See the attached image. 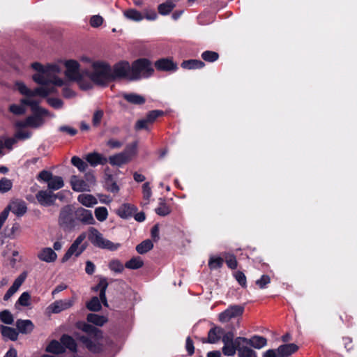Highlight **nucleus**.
<instances>
[{"mask_svg":"<svg viewBox=\"0 0 357 357\" xmlns=\"http://www.w3.org/2000/svg\"><path fill=\"white\" fill-rule=\"evenodd\" d=\"M79 328L87 334V336H81L79 340L89 350L94 352L98 351L99 350V347L96 345L95 341L101 337L100 331L96 327L85 323L81 324Z\"/></svg>","mask_w":357,"mask_h":357,"instance_id":"4","label":"nucleus"},{"mask_svg":"<svg viewBox=\"0 0 357 357\" xmlns=\"http://www.w3.org/2000/svg\"><path fill=\"white\" fill-rule=\"evenodd\" d=\"M243 311L244 307L241 305H231L219 314V320L221 322H227L233 318L241 317Z\"/></svg>","mask_w":357,"mask_h":357,"instance_id":"13","label":"nucleus"},{"mask_svg":"<svg viewBox=\"0 0 357 357\" xmlns=\"http://www.w3.org/2000/svg\"><path fill=\"white\" fill-rule=\"evenodd\" d=\"M17 216H22L26 213L27 208L26 204L22 200H15L6 208Z\"/></svg>","mask_w":357,"mask_h":357,"instance_id":"21","label":"nucleus"},{"mask_svg":"<svg viewBox=\"0 0 357 357\" xmlns=\"http://www.w3.org/2000/svg\"><path fill=\"white\" fill-rule=\"evenodd\" d=\"M71 162L80 172H84L88 168V164L77 156H73L71 158Z\"/></svg>","mask_w":357,"mask_h":357,"instance_id":"45","label":"nucleus"},{"mask_svg":"<svg viewBox=\"0 0 357 357\" xmlns=\"http://www.w3.org/2000/svg\"><path fill=\"white\" fill-rule=\"evenodd\" d=\"M237 345L238 357H257V353L252 349L245 346L243 342H238L236 338Z\"/></svg>","mask_w":357,"mask_h":357,"instance_id":"22","label":"nucleus"},{"mask_svg":"<svg viewBox=\"0 0 357 357\" xmlns=\"http://www.w3.org/2000/svg\"><path fill=\"white\" fill-rule=\"evenodd\" d=\"M143 13L144 19L145 18L147 20L154 21L158 18V15L153 9L145 8Z\"/></svg>","mask_w":357,"mask_h":357,"instance_id":"56","label":"nucleus"},{"mask_svg":"<svg viewBox=\"0 0 357 357\" xmlns=\"http://www.w3.org/2000/svg\"><path fill=\"white\" fill-rule=\"evenodd\" d=\"M31 296L28 292H23L17 300V303L24 307L30 305Z\"/></svg>","mask_w":357,"mask_h":357,"instance_id":"53","label":"nucleus"},{"mask_svg":"<svg viewBox=\"0 0 357 357\" xmlns=\"http://www.w3.org/2000/svg\"><path fill=\"white\" fill-rule=\"evenodd\" d=\"M64 185L62 177L59 176H53L47 183L48 189L50 190H57Z\"/></svg>","mask_w":357,"mask_h":357,"instance_id":"34","label":"nucleus"},{"mask_svg":"<svg viewBox=\"0 0 357 357\" xmlns=\"http://www.w3.org/2000/svg\"><path fill=\"white\" fill-rule=\"evenodd\" d=\"M85 159L92 167H96L98 165H103L107 162V158L98 152L88 153Z\"/></svg>","mask_w":357,"mask_h":357,"instance_id":"20","label":"nucleus"},{"mask_svg":"<svg viewBox=\"0 0 357 357\" xmlns=\"http://www.w3.org/2000/svg\"><path fill=\"white\" fill-rule=\"evenodd\" d=\"M132 155L133 153L131 151L126 150L109 156L107 159V162H109L112 166L121 167L130 161Z\"/></svg>","mask_w":357,"mask_h":357,"instance_id":"14","label":"nucleus"},{"mask_svg":"<svg viewBox=\"0 0 357 357\" xmlns=\"http://www.w3.org/2000/svg\"><path fill=\"white\" fill-rule=\"evenodd\" d=\"M155 211L158 215L166 216L171 213V209L165 202H161L155 209Z\"/></svg>","mask_w":357,"mask_h":357,"instance_id":"46","label":"nucleus"},{"mask_svg":"<svg viewBox=\"0 0 357 357\" xmlns=\"http://www.w3.org/2000/svg\"><path fill=\"white\" fill-rule=\"evenodd\" d=\"M174 8V5L172 4L170 0H167L165 3H160L158 6V13L162 15H169Z\"/></svg>","mask_w":357,"mask_h":357,"instance_id":"38","label":"nucleus"},{"mask_svg":"<svg viewBox=\"0 0 357 357\" xmlns=\"http://www.w3.org/2000/svg\"><path fill=\"white\" fill-rule=\"evenodd\" d=\"M85 75L89 78V81L92 84L95 83L102 85L111 80L112 68L105 61H96L91 63V70H86Z\"/></svg>","mask_w":357,"mask_h":357,"instance_id":"2","label":"nucleus"},{"mask_svg":"<svg viewBox=\"0 0 357 357\" xmlns=\"http://www.w3.org/2000/svg\"><path fill=\"white\" fill-rule=\"evenodd\" d=\"M153 244L151 240H145L137 245L136 250L138 253L142 255L151 250Z\"/></svg>","mask_w":357,"mask_h":357,"instance_id":"39","label":"nucleus"},{"mask_svg":"<svg viewBox=\"0 0 357 357\" xmlns=\"http://www.w3.org/2000/svg\"><path fill=\"white\" fill-rule=\"evenodd\" d=\"M75 215L76 219L84 225H94L96 222L92 212L82 207L77 208Z\"/></svg>","mask_w":357,"mask_h":357,"instance_id":"15","label":"nucleus"},{"mask_svg":"<svg viewBox=\"0 0 357 357\" xmlns=\"http://www.w3.org/2000/svg\"><path fill=\"white\" fill-rule=\"evenodd\" d=\"M131 75V66L128 61L116 63L112 69L111 79L116 78H129Z\"/></svg>","mask_w":357,"mask_h":357,"instance_id":"9","label":"nucleus"},{"mask_svg":"<svg viewBox=\"0 0 357 357\" xmlns=\"http://www.w3.org/2000/svg\"><path fill=\"white\" fill-rule=\"evenodd\" d=\"M45 123L43 118L36 113L28 116L24 121H20L15 123L17 128H24L30 127L32 128H38L42 126Z\"/></svg>","mask_w":357,"mask_h":357,"instance_id":"12","label":"nucleus"},{"mask_svg":"<svg viewBox=\"0 0 357 357\" xmlns=\"http://www.w3.org/2000/svg\"><path fill=\"white\" fill-rule=\"evenodd\" d=\"M31 68L37 71L32 77L33 80L41 85L52 84L54 86H62L66 82L59 77L62 72L59 63H51L43 66L38 62L31 64Z\"/></svg>","mask_w":357,"mask_h":357,"instance_id":"1","label":"nucleus"},{"mask_svg":"<svg viewBox=\"0 0 357 357\" xmlns=\"http://www.w3.org/2000/svg\"><path fill=\"white\" fill-rule=\"evenodd\" d=\"M70 184L74 191H90L91 188L96 184V178L91 172L86 173L84 178L74 175L70 178Z\"/></svg>","mask_w":357,"mask_h":357,"instance_id":"7","label":"nucleus"},{"mask_svg":"<svg viewBox=\"0 0 357 357\" xmlns=\"http://www.w3.org/2000/svg\"><path fill=\"white\" fill-rule=\"evenodd\" d=\"M218 54L213 51H205L202 54V58L208 62H213L218 59Z\"/></svg>","mask_w":357,"mask_h":357,"instance_id":"51","label":"nucleus"},{"mask_svg":"<svg viewBox=\"0 0 357 357\" xmlns=\"http://www.w3.org/2000/svg\"><path fill=\"white\" fill-rule=\"evenodd\" d=\"M137 208L130 204H122L116 211V213L121 218L126 219L132 215Z\"/></svg>","mask_w":357,"mask_h":357,"instance_id":"23","label":"nucleus"},{"mask_svg":"<svg viewBox=\"0 0 357 357\" xmlns=\"http://www.w3.org/2000/svg\"><path fill=\"white\" fill-rule=\"evenodd\" d=\"M31 136V132L28 130H24L22 128H18L16 131L14 137L16 140H24L30 138Z\"/></svg>","mask_w":357,"mask_h":357,"instance_id":"52","label":"nucleus"},{"mask_svg":"<svg viewBox=\"0 0 357 357\" xmlns=\"http://www.w3.org/2000/svg\"><path fill=\"white\" fill-rule=\"evenodd\" d=\"M96 219L100 222H103L108 217V211L105 207L100 206L95 209L94 211Z\"/></svg>","mask_w":357,"mask_h":357,"instance_id":"43","label":"nucleus"},{"mask_svg":"<svg viewBox=\"0 0 357 357\" xmlns=\"http://www.w3.org/2000/svg\"><path fill=\"white\" fill-rule=\"evenodd\" d=\"M122 97L126 100L129 103L133 105H142L145 102V98L137 93H123Z\"/></svg>","mask_w":357,"mask_h":357,"instance_id":"30","label":"nucleus"},{"mask_svg":"<svg viewBox=\"0 0 357 357\" xmlns=\"http://www.w3.org/2000/svg\"><path fill=\"white\" fill-rule=\"evenodd\" d=\"M103 115L104 112L102 110L97 109L95 111L92 119V123L94 126H98L100 125Z\"/></svg>","mask_w":357,"mask_h":357,"instance_id":"58","label":"nucleus"},{"mask_svg":"<svg viewBox=\"0 0 357 357\" xmlns=\"http://www.w3.org/2000/svg\"><path fill=\"white\" fill-rule=\"evenodd\" d=\"M75 303V298H69L61 300H57L51 303L47 307V312L50 314H58L62 311L70 308Z\"/></svg>","mask_w":357,"mask_h":357,"instance_id":"10","label":"nucleus"},{"mask_svg":"<svg viewBox=\"0 0 357 357\" xmlns=\"http://www.w3.org/2000/svg\"><path fill=\"white\" fill-rule=\"evenodd\" d=\"M298 347L295 344H283L278 348V357H287L296 351Z\"/></svg>","mask_w":357,"mask_h":357,"instance_id":"25","label":"nucleus"},{"mask_svg":"<svg viewBox=\"0 0 357 357\" xmlns=\"http://www.w3.org/2000/svg\"><path fill=\"white\" fill-rule=\"evenodd\" d=\"M226 263L227 266L231 268L235 269L237 267V261L234 255L230 254H225Z\"/></svg>","mask_w":357,"mask_h":357,"instance_id":"55","label":"nucleus"},{"mask_svg":"<svg viewBox=\"0 0 357 357\" xmlns=\"http://www.w3.org/2000/svg\"><path fill=\"white\" fill-rule=\"evenodd\" d=\"M223 261L222 257L211 256L208 261V266L211 270L217 269L222 267Z\"/></svg>","mask_w":357,"mask_h":357,"instance_id":"44","label":"nucleus"},{"mask_svg":"<svg viewBox=\"0 0 357 357\" xmlns=\"http://www.w3.org/2000/svg\"><path fill=\"white\" fill-rule=\"evenodd\" d=\"M155 66L160 71L174 72L178 69L177 64L169 58L160 59L155 61Z\"/></svg>","mask_w":357,"mask_h":357,"instance_id":"19","label":"nucleus"},{"mask_svg":"<svg viewBox=\"0 0 357 357\" xmlns=\"http://www.w3.org/2000/svg\"><path fill=\"white\" fill-rule=\"evenodd\" d=\"M224 333V330L220 327H214L211 328L208 333V340L206 342L214 344L217 342Z\"/></svg>","mask_w":357,"mask_h":357,"instance_id":"28","label":"nucleus"},{"mask_svg":"<svg viewBox=\"0 0 357 357\" xmlns=\"http://www.w3.org/2000/svg\"><path fill=\"white\" fill-rule=\"evenodd\" d=\"M143 265L142 259L139 257H135L128 261L125 264V267L128 269H138L142 267Z\"/></svg>","mask_w":357,"mask_h":357,"instance_id":"40","label":"nucleus"},{"mask_svg":"<svg viewBox=\"0 0 357 357\" xmlns=\"http://www.w3.org/2000/svg\"><path fill=\"white\" fill-rule=\"evenodd\" d=\"M237 341L243 342L245 344H249L251 347L257 349H260L264 347L267 344L266 339L264 337L259 335H255L250 339L243 337H237Z\"/></svg>","mask_w":357,"mask_h":357,"instance_id":"16","label":"nucleus"},{"mask_svg":"<svg viewBox=\"0 0 357 357\" xmlns=\"http://www.w3.org/2000/svg\"><path fill=\"white\" fill-rule=\"evenodd\" d=\"M109 268L115 273H121L124 269L123 264L117 259L112 260L109 264Z\"/></svg>","mask_w":357,"mask_h":357,"instance_id":"49","label":"nucleus"},{"mask_svg":"<svg viewBox=\"0 0 357 357\" xmlns=\"http://www.w3.org/2000/svg\"><path fill=\"white\" fill-rule=\"evenodd\" d=\"M33 96H26L25 98L21 100V103L25 105H29L33 113H36L39 108L40 101L33 99Z\"/></svg>","mask_w":357,"mask_h":357,"instance_id":"35","label":"nucleus"},{"mask_svg":"<svg viewBox=\"0 0 357 357\" xmlns=\"http://www.w3.org/2000/svg\"><path fill=\"white\" fill-rule=\"evenodd\" d=\"M55 91L56 89L54 86L49 87L47 85H42L32 90L31 96H38L45 98L51 93H55Z\"/></svg>","mask_w":357,"mask_h":357,"instance_id":"27","label":"nucleus"},{"mask_svg":"<svg viewBox=\"0 0 357 357\" xmlns=\"http://www.w3.org/2000/svg\"><path fill=\"white\" fill-rule=\"evenodd\" d=\"M17 89L22 94L26 96H31L32 90L28 89V87L23 82H17L16 84Z\"/></svg>","mask_w":357,"mask_h":357,"instance_id":"57","label":"nucleus"},{"mask_svg":"<svg viewBox=\"0 0 357 357\" xmlns=\"http://www.w3.org/2000/svg\"><path fill=\"white\" fill-rule=\"evenodd\" d=\"M1 332L3 337L15 341L17 339L18 333L16 329L8 326H1Z\"/></svg>","mask_w":357,"mask_h":357,"instance_id":"32","label":"nucleus"},{"mask_svg":"<svg viewBox=\"0 0 357 357\" xmlns=\"http://www.w3.org/2000/svg\"><path fill=\"white\" fill-rule=\"evenodd\" d=\"M123 15L128 20L134 22H140L144 19L143 14L134 8H130L124 10Z\"/></svg>","mask_w":357,"mask_h":357,"instance_id":"31","label":"nucleus"},{"mask_svg":"<svg viewBox=\"0 0 357 357\" xmlns=\"http://www.w3.org/2000/svg\"><path fill=\"white\" fill-rule=\"evenodd\" d=\"M61 342L63 346H65L66 348L69 349L72 351H76V343L75 340L68 335H63Z\"/></svg>","mask_w":357,"mask_h":357,"instance_id":"42","label":"nucleus"},{"mask_svg":"<svg viewBox=\"0 0 357 357\" xmlns=\"http://www.w3.org/2000/svg\"><path fill=\"white\" fill-rule=\"evenodd\" d=\"M143 190V197L144 199L146 201V204H148L149 202V199L152 195L151 189L149 186V183H144L142 186Z\"/></svg>","mask_w":357,"mask_h":357,"instance_id":"59","label":"nucleus"},{"mask_svg":"<svg viewBox=\"0 0 357 357\" xmlns=\"http://www.w3.org/2000/svg\"><path fill=\"white\" fill-rule=\"evenodd\" d=\"M108 286L107 281L105 278H101L98 284L93 288L94 291H100V299L101 300L103 305L106 307L108 306V303L106 298V290Z\"/></svg>","mask_w":357,"mask_h":357,"instance_id":"24","label":"nucleus"},{"mask_svg":"<svg viewBox=\"0 0 357 357\" xmlns=\"http://www.w3.org/2000/svg\"><path fill=\"white\" fill-rule=\"evenodd\" d=\"M77 201L86 207H93L98 204L97 199L90 194H80L77 197Z\"/></svg>","mask_w":357,"mask_h":357,"instance_id":"26","label":"nucleus"},{"mask_svg":"<svg viewBox=\"0 0 357 357\" xmlns=\"http://www.w3.org/2000/svg\"><path fill=\"white\" fill-rule=\"evenodd\" d=\"M237 351V345L236 344V339L234 340V342L226 343L224 344L222 347V353L225 356H234Z\"/></svg>","mask_w":357,"mask_h":357,"instance_id":"41","label":"nucleus"},{"mask_svg":"<svg viewBox=\"0 0 357 357\" xmlns=\"http://www.w3.org/2000/svg\"><path fill=\"white\" fill-rule=\"evenodd\" d=\"M48 104L55 109H60L63 106V101L59 98H50L47 99Z\"/></svg>","mask_w":357,"mask_h":357,"instance_id":"64","label":"nucleus"},{"mask_svg":"<svg viewBox=\"0 0 357 357\" xmlns=\"http://www.w3.org/2000/svg\"><path fill=\"white\" fill-rule=\"evenodd\" d=\"M10 110L15 114H22L25 113L26 109L24 105L21 103V105H12L10 106Z\"/></svg>","mask_w":357,"mask_h":357,"instance_id":"60","label":"nucleus"},{"mask_svg":"<svg viewBox=\"0 0 357 357\" xmlns=\"http://www.w3.org/2000/svg\"><path fill=\"white\" fill-rule=\"evenodd\" d=\"M153 69L151 62L146 59H139L134 61L131 66L130 79L148 77L152 75Z\"/></svg>","mask_w":357,"mask_h":357,"instance_id":"6","label":"nucleus"},{"mask_svg":"<svg viewBox=\"0 0 357 357\" xmlns=\"http://www.w3.org/2000/svg\"><path fill=\"white\" fill-rule=\"evenodd\" d=\"M13 186V182L11 180L7 178H2L0 180V192L5 193L9 191Z\"/></svg>","mask_w":357,"mask_h":357,"instance_id":"48","label":"nucleus"},{"mask_svg":"<svg viewBox=\"0 0 357 357\" xmlns=\"http://www.w3.org/2000/svg\"><path fill=\"white\" fill-rule=\"evenodd\" d=\"M16 327L19 332L24 334L31 333L33 329V324L30 320H17Z\"/></svg>","mask_w":357,"mask_h":357,"instance_id":"29","label":"nucleus"},{"mask_svg":"<svg viewBox=\"0 0 357 357\" xmlns=\"http://www.w3.org/2000/svg\"><path fill=\"white\" fill-rule=\"evenodd\" d=\"M39 260L46 263H53L57 259V255L51 248H43L37 253Z\"/></svg>","mask_w":357,"mask_h":357,"instance_id":"18","label":"nucleus"},{"mask_svg":"<svg viewBox=\"0 0 357 357\" xmlns=\"http://www.w3.org/2000/svg\"><path fill=\"white\" fill-rule=\"evenodd\" d=\"M66 67L65 75L68 79L76 82L79 86L83 90H88L92 88L91 82L84 79L85 71L82 73L79 70V64L75 60H68L64 63Z\"/></svg>","mask_w":357,"mask_h":357,"instance_id":"3","label":"nucleus"},{"mask_svg":"<svg viewBox=\"0 0 357 357\" xmlns=\"http://www.w3.org/2000/svg\"><path fill=\"white\" fill-rule=\"evenodd\" d=\"M162 114V111L153 110L147 114L146 119L147 120L148 122H149L151 124Z\"/></svg>","mask_w":357,"mask_h":357,"instance_id":"63","label":"nucleus"},{"mask_svg":"<svg viewBox=\"0 0 357 357\" xmlns=\"http://www.w3.org/2000/svg\"><path fill=\"white\" fill-rule=\"evenodd\" d=\"M52 176L53 174L50 172L43 170L39 173L38 178L48 183Z\"/></svg>","mask_w":357,"mask_h":357,"instance_id":"62","label":"nucleus"},{"mask_svg":"<svg viewBox=\"0 0 357 357\" xmlns=\"http://www.w3.org/2000/svg\"><path fill=\"white\" fill-rule=\"evenodd\" d=\"M46 350L48 352L53 354H61L64 352L65 349L62 345V343H60L56 340H53L49 344Z\"/></svg>","mask_w":357,"mask_h":357,"instance_id":"37","label":"nucleus"},{"mask_svg":"<svg viewBox=\"0 0 357 357\" xmlns=\"http://www.w3.org/2000/svg\"><path fill=\"white\" fill-rule=\"evenodd\" d=\"M27 277L26 272H22L17 278L15 280L13 284L10 287L17 291L20 286L23 284Z\"/></svg>","mask_w":357,"mask_h":357,"instance_id":"50","label":"nucleus"},{"mask_svg":"<svg viewBox=\"0 0 357 357\" xmlns=\"http://www.w3.org/2000/svg\"><path fill=\"white\" fill-rule=\"evenodd\" d=\"M86 237V233L85 232L80 234L77 237L63 255L61 259L62 262H66L72 257H79L86 250L87 246V243L84 242Z\"/></svg>","mask_w":357,"mask_h":357,"instance_id":"8","label":"nucleus"},{"mask_svg":"<svg viewBox=\"0 0 357 357\" xmlns=\"http://www.w3.org/2000/svg\"><path fill=\"white\" fill-rule=\"evenodd\" d=\"M90 242L96 247L107 249L112 251L116 250L121 246L119 243H114L103 237V235L95 227H90L86 234Z\"/></svg>","mask_w":357,"mask_h":357,"instance_id":"5","label":"nucleus"},{"mask_svg":"<svg viewBox=\"0 0 357 357\" xmlns=\"http://www.w3.org/2000/svg\"><path fill=\"white\" fill-rule=\"evenodd\" d=\"M59 225L64 229H70L74 227L75 221L73 218V209L70 206L63 207L59 218Z\"/></svg>","mask_w":357,"mask_h":357,"instance_id":"11","label":"nucleus"},{"mask_svg":"<svg viewBox=\"0 0 357 357\" xmlns=\"http://www.w3.org/2000/svg\"><path fill=\"white\" fill-rule=\"evenodd\" d=\"M36 197L42 206H47L52 205L56 197L51 192L47 190H40L36 195Z\"/></svg>","mask_w":357,"mask_h":357,"instance_id":"17","label":"nucleus"},{"mask_svg":"<svg viewBox=\"0 0 357 357\" xmlns=\"http://www.w3.org/2000/svg\"><path fill=\"white\" fill-rule=\"evenodd\" d=\"M0 319L2 322L6 324H11L13 322V315L8 310L2 311L0 313Z\"/></svg>","mask_w":357,"mask_h":357,"instance_id":"54","label":"nucleus"},{"mask_svg":"<svg viewBox=\"0 0 357 357\" xmlns=\"http://www.w3.org/2000/svg\"><path fill=\"white\" fill-rule=\"evenodd\" d=\"M103 22V18L98 15H93L90 19V25L92 27H98L100 26Z\"/></svg>","mask_w":357,"mask_h":357,"instance_id":"61","label":"nucleus"},{"mask_svg":"<svg viewBox=\"0 0 357 357\" xmlns=\"http://www.w3.org/2000/svg\"><path fill=\"white\" fill-rule=\"evenodd\" d=\"M87 321L96 326H102L107 321V319L104 316H100L96 314H89L87 316Z\"/></svg>","mask_w":357,"mask_h":357,"instance_id":"36","label":"nucleus"},{"mask_svg":"<svg viewBox=\"0 0 357 357\" xmlns=\"http://www.w3.org/2000/svg\"><path fill=\"white\" fill-rule=\"evenodd\" d=\"M204 66V63L200 60L190 59L183 61L181 63V67L184 69L192 70L199 69Z\"/></svg>","mask_w":357,"mask_h":357,"instance_id":"33","label":"nucleus"},{"mask_svg":"<svg viewBox=\"0 0 357 357\" xmlns=\"http://www.w3.org/2000/svg\"><path fill=\"white\" fill-rule=\"evenodd\" d=\"M87 308L91 311L97 312L101 309V304L100 299L95 296L86 304Z\"/></svg>","mask_w":357,"mask_h":357,"instance_id":"47","label":"nucleus"}]
</instances>
